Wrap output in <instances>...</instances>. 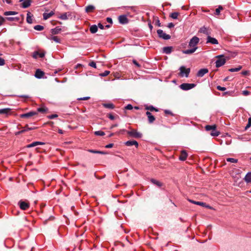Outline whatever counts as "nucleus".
Listing matches in <instances>:
<instances>
[{"instance_id": "nucleus-24", "label": "nucleus", "mask_w": 251, "mask_h": 251, "mask_svg": "<svg viewBox=\"0 0 251 251\" xmlns=\"http://www.w3.org/2000/svg\"><path fill=\"white\" fill-rule=\"evenodd\" d=\"M54 14V13L51 11L50 12L47 13H44L43 14V19L44 20H47L48 19L51 17L52 16H53Z\"/></svg>"}, {"instance_id": "nucleus-18", "label": "nucleus", "mask_w": 251, "mask_h": 251, "mask_svg": "<svg viewBox=\"0 0 251 251\" xmlns=\"http://www.w3.org/2000/svg\"><path fill=\"white\" fill-rule=\"evenodd\" d=\"M44 144H45V143H44V142L36 141V142H34L32 143L31 144L27 145L26 147L28 148H29L35 147L38 145H43Z\"/></svg>"}, {"instance_id": "nucleus-33", "label": "nucleus", "mask_w": 251, "mask_h": 251, "mask_svg": "<svg viewBox=\"0 0 251 251\" xmlns=\"http://www.w3.org/2000/svg\"><path fill=\"white\" fill-rule=\"evenodd\" d=\"M179 15L180 14L178 12H173L170 15V17L174 19H177Z\"/></svg>"}, {"instance_id": "nucleus-11", "label": "nucleus", "mask_w": 251, "mask_h": 251, "mask_svg": "<svg viewBox=\"0 0 251 251\" xmlns=\"http://www.w3.org/2000/svg\"><path fill=\"white\" fill-rule=\"evenodd\" d=\"M38 114L37 112L35 111H30L29 112L21 114L20 115V117L22 118H29L34 115H36Z\"/></svg>"}, {"instance_id": "nucleus-61", "label": "nucleus", "mask_w": 251, "mask_h": 251, "mask_svg": "<svg viewBox=\"0 0 251 251\" xmlns=\"http://www.w3.org/2000/svg\"><path fill=\"white\" fill-rule=\"evenodd\" d=\"M113 146H114V144L111 143V144H109L105 146V148H112Z\"/></svg>"}, {"instance_id": "nucleus-23", "label": "nucleus", "mask_w": 251, "mask_h": 251, "mask_svg": "<svg viewBox=\"0 0 251 251\" xmlns=\"http://www.w3.org/2000/svg\"><path fill=\"white\" fill-rule=\"evenodd\" d=\"M44 75V73L39 69L36 70L35 74V76L38 78H42Z\"/></svg>"}, {"instance_id": "nucleus-63", "label": "nucleus", "mask_w": 251, "mask_h": 251, "mask_svg": "<svg viewBox=\"0 0 251 251\" xmlns=\"http://www.w3.org/2000/svg\"><path fill=\"white\" fill-rule=\"evenodd\" d=\"M108 117L111 120H113L115 119L114 116L113 115L111 114H109Z\"/></svg>"}, {"instance_id": "nucleus-43", "label": "nucleus", "mask_w": 251, "mask_h": 251, "mask_svg": "<svg viewBox=\"0 0 251 251\" xmlns=\"http://www.w3.org/2000/svg\"><path fill=\"white\" fill-rule=\"evenodd\" d=\"M50 39L56 43H60V39L57 36H52Z\"/></svg>"}, {"instance_id": "nucleus-31", "label": "nucleus", "mask_w": 251, "mask_h": 251, "mask_svg": "<svg viewBox=\"0 0 251 251\" xmlns=\"http://www.w3.org/2000/svg\"><path fill=\"white\" fill-rule=\"evenodd\" d=\"M89 152L93 153H99L100 154H106L107 153L106 152L102 151H96L94 150H89L88 151Z\"/></svg>"}, {"instance_id": "nucleus-57", "label": "nucleus", "mask_w": 251, "mask_h": 251, "mask_svg": "<svg viewBox=\"0 0 251 251\" xmlns=\"http://www.w3.org/2000/svg\"><path fill=\"white\" fill-rule=\"evenodd\" d=\"M164 112L166 114H169V115H173L172 112L169 110H165Z\"/></svg>"}, {"instance_id": "nucleus-20", "label": "nucleus", "mask_w": 251, "mask_h": 251, "mask_svg": "<svg viewBox=\"0 0 251 251\" xmlns=\"http://www.w3.org/2000/svg\"><path fill=\"white\" fill-rule=\"evenodd\" d=\"M45 56V53L44 52H39L38 51H34L33 53L32 57L34 58H37L38 56H39L41 58H43Z\"/></svg>"}, {"instance_id": "nucleus-62", "label": "nucleus", "mask_w": 251, "mask_h": 251, "mask_svg": "<svg viewBox=\"0 0 251 251\" xmlns=\"http://www.w3.org/2000/svg\"><path fill=\"white\" fill-rule=\"evenodd\" d=\"M89 99H90V97H83V98H79V99H78V100H88Z\"/></svg>"}, {"instance_id": "nucleus-14", "label": "nucleus", "mask_w": 251, "mask_h": 251, "mask_svg": "<svg viewBox=\"0 0 251 251\" xmlns=\"http://www.w3.org/2000/svg\"><path fill=\"white\" fill-rule=\"evenodd\" d=\"M206 43H211L212 44H218V40L214 38L211 37L210 35L207 36Z\"/></svg>"}, {"instance_id": "nucleus-34", "label": "nucleus", "mask_w": 251, "mask_h": 251, "mask_svg": "<svg viewBox=\"0 0 251 251\" xmlns=\"http://www.w3.org/2000/svg\"><path fill=\"white\" fill-rule=\"evenodd\" d=\"M30 14V12H28L27 14L26 22L29 24H31L32 23V19Z\"/></svg>"}, {"instance_id": "nucleus-21", "label": "nucleus", "mask_w": 251, "mask_h": 251, "mask_svg": "<svg viewBox=\"0 0 251 251\" xmlns=\"http://www.w3.org/2000/svg\"><path fill=\"white\" fill-rule=\"evenodd\" d=\"M173 50L172 47H165L163 48V51L166 54H170Z\"/></svg>"}, {"instance_id": "nucleus-6", "label": "nucleus", "mask_w": 251, "mask_h": 251, "mask_svg": "<svg viewBox=\"0 0 251 251\" xmlns=\"http://www.w3.org/2000/svg\"><path fill=\"white\" fill-rule=\"evenodd\" d=\"M157 33L160 38L164 40H168L171 38V36L164 33L162 29H158Z\"/></svg>"}, {"instance_id": "nucleus-13", "label": "nucleus", "mask_w": 251, "mask_h": 251, "mask_svg": "<svg viewBox=\"0 0 251 251\" xmlns=\"http://www.w3.org/2000/svg\"><path fill=\"white\" fill-rule=\"evenodd\" d=\"M118 19L120 23L121 24H126L128 22V20L126 15L120 16Z\"/></svg>"}, {"instance_id": "nucleus-36", "label": "nucleus", "mask_w": 251, "mask_h": 251, "mask_svg": "<svg viewBox=\"0 0 251 251\" xmlns=\"http://www.w3.org/2000/svg\"><path fill=\"white\" fill-rule=\"evenodd\" d=\"M241 69H242V66H239L237 68H231V69H229L228 71L230 72H238V71H240Z\"/></svg>"}, {"instance_id": "nucleus-22", "label": "nucleus", "mask_w": 251, "mask_h": 251, "mask_svg": "<svg viewBox=\"0 0 251 251\" xmlns=\"http://www.w3.org/2000/svg\"><path fill=\"white\" fill-rule=\"evenodd\" d=\"M150 181L152 184L155 185L158 187H160L163 185V183L162 182L154 178L151 179Z\"/></svg>"}, {"instance_id": "nucleus-4", "label": "nucleus", "mask_w": 251, "mask_h": 251, "mask_svg": "<svg viewBox=\"0 0 251 251\" xmlns=\"http://www.w3.org/2000/svg\"><path fill=\"white\" fill-rule=\"evenodd\" d=\"M126 133L129 136L135 138H140L142 136L141 133L138 132L136 130L134 129H131V130L127 131Z\"/></svg>"}, {"instance_id": "nucleus-42", "label": "nucleus", "mask_w": 251, "mask_h": 251, "mask_svg": "<svg viewBox=\"0 0 251 251\" xmlns=\"http://www.w3.org/2000/svg\"><path fill=\"white\" fill-rule=\"evenodd\" d=\"M95 135L97 136H103L105 135V133L102 131H96L94 133Z\"/></svg>"}, {"instance_id": "nucleus-30", "label": "nucleus", "mask_w": 251, "mask_h": 251, "mask_svg": "<svg viewBox=\"0 0 251 251\" xmlns=\"http://www.w3.org/2000/svg\"><path fill=\"white\" fill-rule=\"evenodd\" d=\"M245 180L247 183H249L251 182V172L248 173L245 176Z\"/></svg>"}, {"instance_id": "nucleus-60", "label": "nucleus", "mask_w": 251, "mask_h": 251, "mask_svg": "<svg viewBox=\"0 0 251 251\" xmlns=\"http://www.w3.org/2000/svg\"><path fill=\"white\" fill-rule=\"evenodd\" d=\"M241 74L243 75H248L249 74V72L248 71H245L242 72Z\"/></svg>"}, {"instance_id": "nucleus-39", "label": "nucleus", "mask_w": 251, "mask_h": 251, "mask_svg": "<svg viewBox=\"0 0 251 251\" xmlns=\"http://www.w3.org/2000/svg\"><path fill=\"white\" fill-rule=\"evenodd\" d=\"M148 119L149 122L150 124L152 123L155 120V117L152 115H151L150 116H148Z\"/></svg>"}, {"instance_id": "nucleus-64", "label": "nucleus", "mask_w": 251, "mask_h": 251, "mask_svg": "<svg viewBox=\"0 0 251 251\" xmlns=\"http://www.w3.org/2000/svg\"><path fill=\"white\" fill-rule=\"evenodd\" d=\"M175 25L173 23H170L168 24V27L170 28L173 27Z\"/></svg>"}, {"instance_id": "nucleus-54", "label": "nucleus", "mask_w": 251, "mask_h": 251, "mask_svg": "<svg viewBox=\"0 0 251 251\" xmlns=\"http://www.w3.org/2000/svg\"><path fill=\"white\" fill-rule=\"evenodd\" d=\"M5 64V60L3 58L0 57V66H3Z\"/></svg>"}, {"instance_id": "nucleus-40", "label": "nucleus", "mask_w": 251, "mask_h": 251, "mask_svg": "<svg viewBox=\"0 0 251 251\" xmlns=\"http://www.w3.org/2000/svg\"><path fill=\"white\" fill-rule=\"evenodd\" d=\"M34 28L38 31H42L44 29V26L40 25H36L34 27Z\"/></svg>"}, {"instance_id": "nucleus-55", "label": "nucleus", "mask_w": 251, "mask_h": 251, "mask_svg": "<svg viewBox=\"0 0 251 251\" xmlns=\"http://www.w3.org/2000/svg\"><path fill=\"white\" fill-rule=\"evenodd\" d=\"M58 117V115L57 114H52L51 115L49 116L48 118L49 119H52L55 118H56Z\"/></svg>"}, {"instance_id": "nucleus-15", "label": "nucleus", "mask_w": 251, "mask_h": 251, "mask_svg": "<svg viewBox=\"0 0 251 251\" xmlns=\"http://www.w3.org/2000/svg\"><path fill=\"white\" fill-rule=\"evenodd\" d=\"M208 72V70L206 68L200 70L197 73V75L199 77H202Z\"/></svg>"}, {"instance_id": "nucleus-2", "label": "nucleus", "mask_w": 251, "mask_h": 251, "mask_svg": "<svg viewBox=\"0 0 251 251\" xmlns=\"http://www.w3.org/2000/svg\"><path fill=\"white\" fill-rule=\"evenodd\" d=\"M217 126L216 125H207L205 126L206 131H211L210 135L212 136H218L220 132L216 130Z\"/></svg>"}, {"instance_id": "nucleus-58", "label": "nucleus", "mask_w": 251, "mask_h": 251, "mask_svg": "<svg viewBox=\"0 0 251 251\" xmlns=\"http://www.w3.org/2000/svg\"><path fill=\"white\" fill-rule=\"evenodd\" d=\"M106 21L111 24H112L113 23L112 19L110 17H107L106 18Z\"/></svg>"}, {"instance_id": "nucleus-17", "label": "nucleus", "mask_w": 251, "mask_h": 251, "mask_svg": "<svg viewBox=\"0 0 251 251\" xmlns=\"http://www.w3.org/2000/svg\"><path fill=\"white\" fill-rule=\"evenodd\" d=\"M199 31L201 33H203V34H206L208 36H209L210 34H211V32L210 31H209V29L204 26H203L202 27H201L200 29V30Z\"/></svg>"}, {"instance_id": "nucleus-41", "label": "nucleus", "mask_w": 251, "mask_h": 251, "mask_svg": "<svg viewBox=\"0 0 251 251\" xmlns=\"http://www.w3.org/2000/svg\"><path fill=\"white\" fill-rule=\"evenodd\" d=\"M226 161L231 163H237L238 159L233 158H227Z\"/></svg>"}, {"instance_id": "nucleus-19", "label": "nucleus", "mask_w": 251, "mask_h": 251, "mask_svg": "<svg viewBox=\"0 0 251 251\" xmlns=\"http://www.w3.org/2000/svg\"><path fill=\"white\" fill-rule=\"evenodd\" d=\"M187 157V153L185 151H182L179 157L180 160L184 161Z\"/></svg>"}, {"instance_id": "nucleus-28", "label": "nucleus", "mask_w": 251, "mask_h": 251, "mask_svg": "<svg viewBox=\"0 0 251 251\" xmlns=\"http://www.w3.org/2000/svg\"><path fill=\"white\" fill-rule=\"evenodd\" d=\"M95 6L92 5H88L85 7V11L87 13L92 12L95 9Z\"/></svg>"}, {"instance_id": "nucleus-26", "label": "nucleus", "mask_w": 251, "mask_h": 251, "mask_svg": "<svg viewBox=\"0 0 251 251\" xmlns=\"http://www.w3.org/2000/svg\"><path fill=\"white\" fill-rule=\"evenodd\" d=\"M61 30V28H60L59 26H57L53 29H51V33L52 34H57L60 32Z\"/></svg>"}, {"instance_id": "nucleus-16", "label": "nucleus", "mask_w": 251, "mask_h": 251, "mask_svg": "<svg viewBox=\"0 0 251 251\" xmlns=\"http://www.w3.org/2000/svg\"><path fill=\"white\" fill-rule=\"evenodd\" d=\"M126 145L127 146H135L136 148L138 147V143L135 140H129L127 141L125 143Z\"/></svg>"}, {"instance_id": "nucleus-1", "label": "nucleus", "mask_w": 251, "mask_h": 251, "mask_svg": "<svg viewBox=\"0 0 251 251\" xmlns=\"http://www.w3.org/2000/svg\"><path fill=\"white\" fill-rule=\"evenodd\" d=\"M200 41L199 38L197 36H194L190 41L189 43V47L192 48L191 49L186 50L182 51L184 54H190L194 53L198 49L197 47Z\"/></svg>"}, {"instance_id": "nucleus-48", "label": "nucleus", "mask_w": 251, "mask_h": 251, "mask_svg": "<svg viewBox=\"0 0 251 251\" xmlns=\"http://www.w3.org/2000/svg\"><path fill=\"white\" fill-rule=\"evenodd\" d=\"M89 65L91 67L96 68V64L95 62L92 61L91 62L89 63Z\"/></svg>"}, {"instance_id": "nucleus-59", "label": "nucleus", "mask_w": 251, "mask_h": 251, "mask_svg": "<svg viewBox=\"0 0 251 251\" xmlns=\"http://www.w3.org/2000/svg\"><path fill=\"white\" fill-rule=\"evenodd\" d=\"M97 26H98V27H99L101 29H104V26L101 23H99Z\"/></svg>"}, {"instance_id": "nucleus-3", "label": "nucleus", "mask_w": 251, "mask_h": 251, "mask_svg": "<svg viewBox=\"0 0 251 251\" xmlns=\"http://www.w3.org/2000/svg\"><path fill=\"white\" fill-rule=\"evenodd\" d=\"M216 58H218V59L216 60L215 63H216V67L217 68H219L223 65H224L226 62V60L224 58V55H219L216 56Z\"/></svg>"}, {"instance_id": "nucleus-52", "label": "nucleus", "mask_w": 251, "mask_h": 251, "mask_svg": "<svg viewBox=\"0 0 251 251\" xmlns=\"http://www.w3.org/2000/svg\"><path fill=\"white\" fill-rule=\"evenodd\" d=\"M5 21V19L2 16H0V25H2Z\"/></svg>"}, {"instance_id": "nucleus-45", "label": "nucleus", "mask_w": 251, "mask_h": 251, "mask_svg": "<svg viewBox=\"0 0 251 251\" xmlns=\"http://www.w3.org/2000/svg\"><path fill=\"white\" fill-rule=\"evenodd\" d=\"M59 18L62 20H67L68 19L67 16V13H64L63 14H62L60 17Z\"/></svg>"}, {"instance_id": "nucleus-8", "label": "nucleus", "mask_w": 251, "mask_h": 251, "mask_svg": "<svg viewBox=\"0 0 251 251\" xmlns=\"http://www.w3.org/2000/svg\"><path fill=\"white\" fill-rule=\"evenodd\" d=\"M19 2H22L21 6L23 8H26L29 7L31 3V0H19Z\"/></svg>"}, {"instance_id": "nucleus-47", "label": "nucleus", "mask_w": 251, "mask_h": 251, "mask_svg": "<svg viewBox=\"0 0 251 251\" xmlns=\"http://www.w3.org/2000/svg\"><path fill=\"white\" fill-rule=\"evenodd\" d=\"M251 126V118H249L248 119V123L245 127V130H247Z\"/></svg>"}, {"instance_id": "nucleus-29", "label": "nucleus", "mask_w": 251, "mask_h": 251, "mask_svg": "<svg viewBox=\"0 0 251 251\" xmlns=\"http://www.w3.org/2000/svg\"><path fill=\"white\" fill-rule=\"evenodd\" d=\"M145 109L150 110L151 111H155L156 112H158L159 111L158 109L155 108L152 105H150V106H146L145 107Z\"/></svg>"}, {"instance_id": "nucleus-56", "label": "nucleus", "mask_w": 251, "mask_h": 251, "mask_svg": "<svg viewBox=\"0 0 251 251\" xmlns=\"http://www.w3.org/2000/svg\"><path fill=\"white\" fill-rule=\"evenodd\" d=\"M242 94L244 96H248L250 94V92L247 90H244L242 92Z\"/></svg>"}, {"instance_id": "nucleus-35", "label": "nucleus", "mask_w": 251, "mask_h": 251, "mask_svg": "<svg viewBox=\"0 0 251 251\" xmlns=\"http://www.w3.org/2000/svg\"><path fill=\"white\" fill-rule=\"evenodd\" d=\"M5 20H7L9 21H15L18 22L19 20V18L18 17H6Z\"/></svg>"}, {"instance_id": "nucleus-27", "label": "nucleus", "mask_w": 251, "mask_h": 251, "mask_svg": "<svg viewBox=\"0 0 251 251\" xmlns=\"http://www.w3.org/2000/svg\"><path fill=\"white\" fill-rule=\"evenodd\" d=\"M98 26L95 25H92L90 27V31L92 33H96L98 31Z\"/></svg>"}, {"instance_id": "nucleus-5", "label": "nucleus", "mask_w": 251, "mask_h": 251, "mask_svg": "<svg viewBox=\"0 0 251 251\" xmlns=\"http://www.w3.org/2000/svg\"><path fill=\"white\" fill-rule=\"evenodd\" d=\"M196 86V85L194 83H184L180 85V88L183 90H188L195 87Z\"/></svg>"}, {"instance_id": "nucleus-53", "label": "nucleus", "mask_w": 251, "mask_h": 251, "mask_svg": "<svg viewBox=\"0 0 251 251\" xmlns=\"http://www.w3.org/2000/svg\"><path fill=\"white\" fill-rule=\"evenodd\" d=\"M133 63L138 68H140L141 65L137 62L136 60H133Z\"/></svg>"}, {"instance_id": "nucleus-32", "label": "nucleus", "mask_w": 251, "mask_h": 251, "mask_svg": "<svg viewBox=\"0 0 251 251\" xmlns=\"http://www.w3.org/2000/svg\"><path fill=\"white\" fill-rule=\"evenodd\" d=\"M103 106L105 108H109V109H114L115 107L114 105L111 103H103Z\"/></svg>"}, {"instance_id": "nucleus-51", "label": "nucleus", "mask_w": 251, "mask_h": 251, "mask_svg": "<svg viewBox=\"0 0 251 251\" xmlns=\"http://www.w3.org/2000/svg\"><path fill=\"white\" fill-rule=\"evenodd\" d=\"M217 89L218 90H220V91H225V90H226V87H221L220 86H217Z\"/></svg>"}, {"instance_id": "nucleus-50", "label": "nucleus", "mask_w": 251, "mask_h": 251, "mask_svg": "<svg viewBox=\"0 0 251 251\" xmlns=\"http://www.w3.org/2000/svg\"><path fill=\"white\" fill-rule=\"evenodd\" d=\"M125 109H126V110H131L133 108V106H132V105L129 104L127 105L125 107Z\"/></svg>"}, {"instance_id": "nucleus-9", "label": "nucleus", "mask_w": 251, "mask_h": 251, "mask_svg": "<svg viewBox=\"0 0 251 251\" xmlns=\"http://www.w3.org/2000/svg\"><path fill=\"white\" fill-rule=\"evenodd\" d=\"M179 70L180 71V74L181 76H183V74H184L186 77L188 76V75L190 72V69H186L185 67L181 66L180 67Z\"/></svg>"}, {"instance_id": "nucleus-25", "label": "nucleus", "mask_w": 251, "mask_h": 251, "mask_svg": "<svg viewBox=\"0 0 251 251\" xmlns=\"http://www.w3.org/2000/svg\"><path fill=\"white\" fill-rule=\"evenodd\" d=\"M11 109L9 108H3L0 109V114H5L7 115L11 111Z\"/></svg>"}, {"instance_id": "nucleus-38", "label": "nucleus", "mask_w": 251, "mask_h": 251, "mask_svg": "<svg viewBox=\"0 0 251 251\" xmlns=\"http://www.w3.org/2000/svg\"><path fill=\"white\" fill-rule=\"evenodd\" d=\"M48 111V108L46 107H40L37 109V113L41 112V113H46Z\"/></svg>"}, {"instance_id": "nucleus-46", "label": "nucleus", "mask_w": 251, "mask_h": 251, "mask_svg": "<svg viewBox=\"0 0 251 251\" xmlns=\"http://www.w3.org/2000/svg\"><path fill=\"white\" fill-rule=\"evenodd\" d=\"M110 74V71H105L103 73L100 74V75L101 76H106Z\"/></svg>"}, {"instance_id": "nucleus-49", "label": "nucleus", "mask_w": 251, "mask_h": 251, "mask_svg": "<svg viewBox=\"0 0 251 251\" xmlns=\"http://www.w3.org/2000/svg\"><path fill=\"white\" fill-rule=\"evenodd\" d=\"M155 25L159 26H161V23H160V21L158 19V18L156 17L155 19Z\"/></svg>"}, {"instance_id": "nucleus-7", "label": "nucleus", "mask_w": 251, "mask_h": 251, "mask_svg": "<svg viewBox=\"0 0 251 251\" xmlns=\"http://www.w3.org/2000/svg\"><path fill=\"white\" fill-rule=\"evenodd\" d=\"M19 205L20 208L23 210H27L29 207V203L23 201H19Z\"/></svg>"}, {"instance_id": "nucleus-44", "label": "nucleus", "mask_w": 251, "mask_h": 251, "mask_svg": "<svg viewBox=\"0 0 251 251\" xmlns=\"http://www.w3.org/2000/svg\"><path fill=\"white\" fill-rule=\"evenodd\" d=\"M223 9V7L222 6H219V7L217 8L215 10V14L216 15H219L220 14V10Z\"/></svg>"}, {"instance_id": "nucleus-37", "label": "nucleus", "mask_w": 251, "mask_h": 251, "mask_svg": "<svg viewBox=\"0 0 251 251\" xmlns=\"http://www.w3.org/2000/svg\"><path fill=\"white\" fill-rule=\"evenodd\" d=\"M18 14V12L15 11H6L4 13V15H14Z\"/></svg>"}, {"instance_id": "nucleus-12", "label": "nucleus", "mask_w": 251, "mask_h": 251, "mask_svg": "<svg viewBox=\"0 0 251 251\" xmlns=\"http://www.w3.org/2000/svg\"><path fill=\"white\" fill-rule=\"evenodd\" d=\"M188 200L189 201H190V202H191L192 203H194V204H195L197 205H201V206H202L203 207H206L210 209H212V207L211 206H210L209 205H206V203H205V202H201V201H193V200H192L190 199H188Z\"/></svg>"}, {"instance_id": "nucleus-10", "label": "nucleus", "mask_w": 251, "mask_h": 251, "mask_svg": "<svg viewBox=\"0 0 251 251\" xmlns=\"http://www.w3.org/2000/svg\"><path fill=\"white\" fill-rule=\"evenodd\" d=\"M36 128V127H29L28 125H26L24 127H23V129H22V130H21L20 131H19L18 132H16L15 133V135H18L22 134V133L25 132L26 131L30 130H33V129H35Z\"/></svg>"}]
</instances>
